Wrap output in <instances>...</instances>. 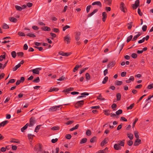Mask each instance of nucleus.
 Returning a JSON list of instances; mask_svg holds the SVG:
<instances>
[{
    "instance_id": "nucleus-1",
    "label": "nucleus",
    "mask_w": 153,
    "mask_h": 153,
    "mask_svg": "<svg viewBox=\"0 0 153 153\" xmlns=\"http://www.w3.org/2000/svg\"><path fill=\"white\" fill-rule=\"evenodd\" d=\"M62 105H60L57 106H54L51 107L49 109V111L50 112H54L56 111L57 110H59V108L62 106Z\"/></svg>"
},
{
    "instance_id": "nucleus-2",
    "label": "nucleus",
    "mask_w": 153,
    "mask_h": 153,
    "mask_svg": "<svg viewBox=\"0 0 153 153\" xmlns=\"http://www.w3.org/2000/svg\"><path fill=\"white\" fill-rule=\"evenodd\" d=\"M36 123L35 118L33 117H31L30 119V124L29 126H32Z\"/></svg>"
},
{
    "instance_id": "nucleus-3",
    "label": "nucleus",
    "mask_w": 153,
    "mask_h": 153,
    "mask_svg": "<svg viewBox=\"0 0 153 153\" xmlns=\"http://www.w3.org/2000/svg\"><path fill=\"white\" fill-rule=\"evenodd\" d=\"M84 101L83 100H81L77 102L75 104V107L76 108H78L79 107H81L84 104Z\"/></svg>"
},
{
    "instance_id": "nucleus-4",
    "label": "nucleus",
    "mask_w": 153,
    "mask_h": 153,
    "mask_svg": "<svg viewBox=\"0 0 153 153\" xmlns=\"http://www.w3.org/2000/svg\"><path fill=\"white\" fill-rule=\"evenodd\" d=\"M120 8L121 10L123 12L125 13L126 12L127 10L126 7L125 6V4L124 3L121 2L120 3Z\"/></svg>"
},
{
    "instance_id": "nucleus-5",
    "label": "nucleus",
    "mask_w": 153,
    "mask_h": 153,
    "mask_svg": "<svg viewBox=\"0 0 153 153\" xmlns=\"http://www.w3.org/2000/svg\"><path fill=\"white\" fill-rule=\"evenodd\" d=\"M64 41L67 42V43H69L70 42V40L71 39V37L69 34L67 35L64 38Z\"/></svg>"
},
{
    "instance_id": "nucleus-6",
    "label": "nucleus",
    "mask_w": 153,
    "mask_h": 153,
    "mask_svg": "<svg viewBox=\"0 0 153 153\" xmlns=\"http://www.w3.org/2000/svg\"><path fill=\"white\" fill-rule=\"evenodd\" d=\"M114 148L116 150H119L121 149V147L119 145V144H115L114 146Z\"/></svg>"
},
{
    "instance_id": "nucleus-7",
    "label": "nucleus",
    "mask_w": 153,
    "mask_h": 153,
    "mask_svg": "<svg viewBox=\"0 0 153 153\" xmlns=\"http://www.w3.org/2000/svg\"><path fill=\"white\" fill-rule=\"evenodd\" d=\"M141 140L139 139H137L134 142V145L135 146H138L140 143Z\"/></svg>"
},
{
    "instance_id": "nucleus-8",
    "label": "nucleus",
    "mask_w": 153,
    "mask_h": 153,
    "mask_svg": "<svg viewBox=\"0 0 153 153\" xmlns=\"http://www.w3.org/2000/svg\"><path fill=\"white\" fill-rule=\"evenodd\" d=\"M27 136L30 142H32V141L33 138L35 136L34 135L31 134H28Z\"/></svg>"
},
{
    "instance_id": "nucleus-9",
    "label": "nucleus",
    "mask_w": 153,
    "mask_h": 153,
    "mask_svg": "<svg viewBox=\"0 0 153 153\" xmlns=\"http://www.w3.org/2000/svg\"><path fill=\"white\" fill-rule=\"evenodd\" d=\"M108 139L107 138H105L101 143V146H103L105 145L106 143H107L108 142Z\"/></svg>"
},
{
    "instance_id": "nucleus-10",
    "label": "nucleus",
    "mask_w": 153,
    "mask_h": 153,
    "mask_svg": "<svg viewBox=\"0 0 153 153\" xmlns=\"http://www.w3.org/2000/svg\"><path fill=\"white\" fill-rule=\"evenodd\" d=\"M139 1L138 0H137L135 2V3L133 5V8L136 9L139 5Z\"/></svg>"
},
{
    "instance_id": "nucleus-11",
    "label": "nucleus",
    "mask_w": 153,
    "mask_h": 153,
    "mask_svg": "<svg viewBox=\"0 0 153 153\" xmlns=\"http://www.w3.org/2000/svg\"><path fill=\"white\" fill-rule=\"evenodd\" d=\"M59 54L63 56H68L69 55V54L67 53H64L62 51L59 52Z\"/></svg>"
},
{
    "instance_id": "nucleus-12",
    "label": "nucleus",
    "mask_w": 153,
    "mask_h": 153,
    "mask_svg": "<svg viewBox=\"0 0 153 153\" xmlns=\"http://www.w3.org/2000/svg\"><path fill=\"white\" fill-rule=\"evenodd\" d=\"M8 122L7 120H5L2 122L0 123V127L1 126H4V125L7 124L8 123Z\"/></svg>"
},
{
    "instance_id": "nucleus-13",
    "label": "nucleus",
    "mask_w": 153,
    "mask_h": 153,
    "mask_svg": "<svg viewBox=\"0 0 153 153\" xmlns=\"http://www.w3.org/2000/svg\"><path fill=\"white\" fill-rule=\"evenodd\" d=\"M31 71L33 74H38L39 73V71L38 70V69L36 68L32 70Z\"/></svg>"
},
{
    "instance_id": "nucleus-14",
    "label": "nucleus",
    "mask_w": 153,
    "mask_h": 153,
    "mask_svg": "<svg viewBox=\"0 0 153 153\" xmlns=\"http://www.w3.org/2000/svg\"><path fill=\"white\" fill-rule=\"evenodd\" d=\"M28 126V123H27L23 127L21 128V131L22 132H24V131L27 129Z\"/></svg>"
},
{
    "instance_id": "nucleus-15",
    "label": "nucleus",
    "mask_w": 153,
    "mask_h": 153,
    "mask_svg": "<svg viewBox=\"0 0 153 153\" xmlns=\"http://www.w3.org/2000/svg\"><path fill=\"white\" fill-rule=\"evenodd\" d=\"M108 148L106 147L105 148L104 150H101L99 151L98 153H106V152L105 151V150H108Z\"/></svg>"
},
{
    "instance_id": "nucleus-16",
    "label": "nucleus",
    "mask_w": 153,
    "mask_h": 153,
    "mask_svg": "<svg viewBox=\"0 0 153 153\" xmlns=\"http://www.w3.org/2000/svg\"><path fill=\"white\" fill-rule=\"evenodd\" d=\"M98 10L97 9H96L94 10L92 12L88 15V17H90L93 15L95 13H96L97 11Z\"/></svg>"
},
{
    "instance_id": "nucleus-17",
    "label": "nucleus",
    "mask_w": 153,
    "mask_h": 153,
    "mask_svg": "<svg viewBox=\"0 0 153 153\" xmlns=\"http://www.w3.org/2000/svg\"><path fill=\"white\" fill-rule=\"evenodd\" d=\"M119 142L118 144H119L120 146H123L125 144V140H123L122 141H118Z\"/></svg>"
},
{
    "instance_id": "nucleus-18",
    "label": "nucleus",
    "mask_w": 153,
    "mask_h": 153,
    "mask_svg": "<svg viewBox=\"0 0 153 153\" xmlns=\"http://www.w3.org/2000/svg\"><path fill=\"white\" fill-rule=\"evenodd\" d=\"M42 125H39L37 126L35 128L34 131L36 132H37L38 131L39 128H40V127Z\"/></svg>"
},
{
    "instance_id": "nucleus-19",
    "label": "nucleus",
    "mask_w": 153,
    "mask_h": 153,
    "mask_svg": "<svg viewBox=\"0 0 153 153\" xmlns=\"http://www.w3.org/2000/svg\"><path fill=\"white\" fill-rule=\"evenodd\" d=\"M9 19L10 21L14 22H16L17 21L16 19L13 17H11L9 18Z\"/></svg>"
},
{
    "instance_id": "nucleus-20",
    "label": "nucleus",
    "mask_w": 153,
    "mask_h": 153,
    "mask_svg": "<svg viewBox=\"0 0 153 153\" xmlns=\"http://www.w3.org/2000/svg\"><path fill=\"white\" fill-rule=\"evenodd\" d=\"M87 139L86 138H83L81 140V141L80 142V143L81 144H82L85 143L87 142Z\"/></svg>"
},
{
    "instance_id": "nucleus-21",
    "label": "nucleus",
    "mask_w": 153,
    "mask_h": 153,
    "mask_svg": "<svg viewBox=\"0 0 153 153\" xmlns=\"http://www.w3.org/2000/svg\"><path fill=\"white\" fill-rule=\"evenodd\" d=\"M58 90H59V89L58 88L54 87V88H51L50 89L49 91L52 92V91H57Z\"/></svg>"
},
{
    "instance_id": "nucleus-22",
    "label": "nucleus",
    "mask_w": 153,
    "mask_h": 153,
    "mask_svg": "<svg viewBox=\"0 0 153 153\" xmlns=\"http://www.w3.org/2000/svg\"><path fill=\"white\" fill-rule=\"evenodd\" d=\"M79 126V124H77L74 127L71 128L70 129V131H71L75 129H77L78 128Z\"/></svg>"
},
{
    "instance_id": "nucleus-23",
    "label": "nucleus",
    "mask_w": 153,
    "mask_h": 153,
    "mask_svg": "<svg viewBox=\"0 0 153 153\" xmlns=\"http://www.w3.org/2000/svg\"><path fill=\"white\" fill-rule=\"evenodd\" d=\"M115 84L117 85H120L123 84V82L121 81L117 80L115 81Z\"/></svg>"
},
{
    "instance_id": "nucleus-24",
    "label": "nucleus",
    "mask_w": 153,
    "mask_h": 153,
    "mask_svg": "<svg viewBox=\"0 0 153 153\" xmlns=\"http://www.w3.org/2000/svg\"><path fill=\"white\" fill-rule=\"evenodd\" d=\"M115 63L114 62H111L108 65V67H113L115 66Z\"/></svg>"
},
{
    "instance_id": "nucleus-25",
    "label": "nucleus",
    "mask_w": 153,
    "mask_h": 153,
    "mask_svg": "<svg viewBox=\"0 0 153 153\" xmlns=\"http://www.w3.org/2000/svg\"><path fill=\"white\" fill-rule=\"evenodd\" d=\"M41 148L40 145H39V147L38 148H34V149L36 152L37 153H39V151H41Z\"/></svg>"
},
{
    "instance_id": "nucleus-26",
    "label": "nucleus",
    "mask_w": 153,
    "mask_h": 153,
    "mask_svg": "<svg viewBox=\"0 0 153 153\" xmlns=\"http://www.w3.org/2000/svg\"><path fill=\"white\" fill-rule=\"evenodd\" d=\"M10 142L12 143H19L20 142L19 140L15 139H12Z\"/></svg>"
},
{
    "instance_id": "nucleus-27",
    "label": "nucleus",
    "mask_w": 153,
    "mask_h": 153,
    "mask_svg": "<svg viewBox=\"0 0 153 153\" xmlns=\"http://www.w3.org/2000/svg\"><path fill=\"white\" fill-rule=\"evenodd\" d=\"M121 94L120 93H117L116 95L117 100V101H119L120 100Z\"/></svg>"
},
{
    "instance_id": "nucleus-28",
    "label": "nucleus",
    "mask_w": 153,
    "mask_h": 153,
    "mask_svg": "<svg viewBox=\"0 0 153 153\" xmlns=\"http://www.w3.org/2000/svg\"><path fill=\"white\" fill-rule=\"evenodd\" d=\"M42 29L45 31H50L51 30V29L50 27L46 26L42 27Z\"/></svg>"
},
{
    "instance_id": "nucleus-29",
    "label": "nucleus",
    "mask_w": 153,
    "mask_h": 153,
    "mask_svg": "<svg viewBox=\"0 0 153 153\" xmlns=\"http://www.w3.org/2000/svg\"><path fill=\"white\" fill-rule=\"evenodd\" d=\"M97 99L100 100H105L104 98L102 97L101 94H100L97 97Z\"/></svg>"
},
{
    "instance_id": "nucleus-30",
    "label": "nucleus",
    "mask_w": 153,
    "mask_h": 153,
    "mask_svg": "<svg viewBox=\"0 0 153 153\" xmlns=\"http://www.w3.org/2000/svg\"><path fill=\"white\" fill-rule=\"evenodd\" d=\"M108 76H105L104 79L103 81L102 82V83L103 84H105L108 81Z\"/></svg>"
},
{
    "instance_id": "nucleus-31",
    "label": "nucleus",
    "mask_w": 153,
    "mask_h": 153,
    "mask_svg": "<svg viewBox=\"0 0 153 153\" xmlns=\"http://www.w3.org/2000/svg\"><path fill=\"white\" fill-rule=\"evenodd\" d=\"M40 80L39 77H37L35 79H34L33 82L35 83L39 82H40Z\"/></svg>"
},
{
    "instance_id": "nucleus-32",
    "label": "nucleus",
    "mask_w": 153,
    "mask_h": 153,
    "mask_svg": "<svg viewBox=\"0 0 153 153\" xmlns=\"http://www.w3.org/2000/svg\"><path fill=\"white\" fill-rule=\"evenodd\" d=\"M128 137L130 139L132 140L133 139V135L131 133H129L127 134Z\"/></svg>"
},
{
    "instance_id": "nucleus-33",
    "label": "nucleus",
    "mask_w": 153,
    "mask_h": 153,
    "mask_svg": "<svg viewBox=\"0 0 153 153\" xmlns=\"http://www.w3.org/2000/svg\"><path fill=\"white\" fill-rule=\"evenodd\" d=\"M96 137L95 136L94 137L92 138H91L90 140V142L91 143H94L96 141Z\"/></svg>"
},
{
    "instance_id": "nucleus-34",
    "label": "nucleus",
    "mask_w": 153,
    "mask_h": 153,
    "mask_svg": "<svg viewBox=\"0 0 153 153\" xmlns=\"http://www.w3.org/2000/svg\"><path fill=\"white\" fill-rule=\"evenodd\" d=\"M122 110L121 109H119L116 111V115H118L121 114L122 113Z\"/></svg>"
},
{
    "instance_id": "nucleus-35",
    "label": "nucleus",
    "mask_w": 153,
    "mask_h": 153,
    "mask_svg": "<svg viewBox=\"0 0 153 153\" xmlns=\"http://www.w3.org/2000/svg\"><path fill=\"white\" fill-rule=\"evenodd\" d=\"M133 36L130 35L127 38L126 41L127 42H129L132 39Z\"/></svg>"
},
{
    "instance_id": "nucleus-36",
    "label": "nucleus",
    "mask_w": 153,
    "mask_h": 153,
    "mask_svg": "<svg viewBox=\"0 0 153 153\" xmlns=\"http://www.w3.org/2000/svg\"><path fill=\"white\" fill-rule=\"evenodd\" d=\"M140 36L139 35H136L134 36L133 38L132 39V41H135L137 40V39Z\"/></svg>"
},
{
    "instance_id": "nucleus-37",
    "label": "nucleus",
    "mask_w": 153,
    "mask_h": 153,
    "mask_svg": "<svg viewBox=\"0 0 153 153\" xmlns=\"http://www.w3.org/2000/svg\"><path fill=\"white\" fill-rule=\"evenodd\" d=\"M2 27L4 29H7L9 28V27L7 24L4 23L2 26Z\"/></svg>"
},
{
    "instance_id": "nucleus-38",
    "label": "nucleus",
    "mask_w": 153,
    "mask_h": 153,
    "mask_svg": "<svg viewBox=\"0 0 153 153\" xmlns=\"http://www.w3.org/2000/svg\"><path fill=\"white\" fill-rule=\"evenodd\" d=\"M104 2H105L106 4L109 5H110L111 4V0H104Z\"/></svg>"
},
{
    "instance_id": "nucleus-39",
    "label": "nucleus",
    "mask_w": 153,
    "mask_h": 153,
    "mask_svg": "<svg viewBox=\"0 0 153 153\" xmlns=\"http://www.w3.org/2000/svg\"><path fill=\"white\" fill-rule=\"evenodd\" d=\"M15 8L17 10L19 11H21L22 9V8L21 7L18 5H16Z\"/></svg>"
},
{
    "instance_id": "nucleus-40",
    "label": "nucleus",
    "mask_w": 153,
    "mask_h": 153,
    "mask_svg": "<svg viewBox=\"0 0 153 153\" xmlns=\"http://www.w3.org/2000/svg\"><path fill=\"white\" fill-rule=\"evenodd\" d=\"M24 63V62L23 61H22L20 62L18 65H16L15 67H20Z\"/></svg>"
},
{
    "instance_id": "nucleus-41",
    "label": "nucleus",
    "mask_w": 153,
    "mask_h": 153,
    "mask_svg": "<svg viewBox=\"0 0 153 153\" xmlns=\"http://www.w3.org/2000/svg\"><path fill=\"white\" fill-rule=\"evenodd\" d=\"M11 54L12 56L14 58H15L16 56V53L15 51H12L11 52Z\"/></svg>"
},
{
    "instance_id": "nucleus-42",
    "label": "nucleus",
    "mask_w": 153,
    "mask_h": 153,
    "mask_svg": "<svg viewBox=\"0 0 153 153\" xmlns=\"http://www.w3.org/2000/svg\"><path fill=\"white\" fill-rule=\"evenodd\" d=\"M27 36L32 37H36V36L32 33H28L27 34Z\"/></svg>"
},
{
    "instance_id": "nucleus-43",
    "label": "nucleus",
    "mask_w": 153,
    "mask_h": 153,
    "mask_svg": "<svg viewBox=\"0 0 153 153\" xmlns=\"http://www.w3.org/2000/svg\"><path fill=\"white\" fill-rule=\"evenodd\" d=\"M85 77H86V78L87 80H89L90 79V76L89 74L88 73H86V74Z\"/></svg>"
},
{
    "instance_id": "nucleus-44",
    "label": "nucleus",
    "mask_w": 153,
    "mask_h": 153,
    "mask_svg": "<svg viewBox=\"0 0 153 153\" xmlns=\"http://www.w3.org/2000/svg\"><path fill=\"white\" fill-rule=\"evenodd\" d=\"M134 103H133L131 104L129 107H127V109L129 110V109H131L134 106Z\"/></svg>"
},
{
    "instance_id": "nucleus-45",
    "label": "nucleus",
    "mask_w": 153,
    "mask_h": 153,
    "mask_svg": "<svg viewBox=\"0 0 153 153\" xmlns=\"http://www.w3.org/2000/svg\"><path fill=\"white\" fill-rule=\"evenodd\" d=\"M74 120H69L67 121L66 123V124L67 125H69L72 124V123H73L74 122Z\"/></svg>"
},
{
    "instance_id": "nucleus-46",
    "label": "nucleus",
    "mask_w": 153,
    "mask_h": 153,
    "mask_svg": "<svg viewBox=\"0 0 153 153\" xmlns=\"http://www.w3.org/2000/svg\"><path fill=\"white\" fill-rule=\"evenodd\" d=\"M91 134V131L89 130H88L86 132V134L87 136H89Z\"/></svg>"
},
{
    "instance_id": "nucleus-47",
    "label": "nucleus",
    "mask_w": 153,
    "mask_h": 153,
    "mask_svg": "<svg viewBox=\"0 0 153 153\" xmlns=\"http://www.w3.org/2000/svg\"><path fill=\"white\" fill-rule=\"evenodd\" d=\"M153 88V83H152L151 84H150L147 87V88L149 89H151L152 88Z\"/></svg>"
},
{
    "instance_id": "nucleus-48",
    "label": "nucleus",
    "mask_w": 153,
    "mask_h": 153,
    "mask_svg": "<svg viewBox=\"0 0 153 153\" xmlns=\"http://www.w3.org/2000/svg\"><path fill=\"white\" fill-rule=\"evenodd\" d=\"M71 136L70 134H68L66 135L65 138L69 140L71 138Z\"/></svg>"
},
{
    "instance_id": "nucleus-49",
    "label": "nucleus",
    "mask_w": 153,
    "mask_h": 153,
    "mask_svg": "<svg viewBox=\"0 0 153 153\" xmlns=\"http://www.w3.org/2000/svg\"><path fill=\"white\" fill-rule=\"evenodd\" d=\"M117 105L116 104L114 103L111 105V107L114 111L115 110V108L117 107Z\"/></svg>"
},
{
    "instance_id": "nucleus-50",
    "label": "nucleus",
    "mask_w": 153,
    "mask_h": 153,
    "mask_svg": "<svg viewBox=\"0 0 153 153\" xmlns=\"http://www.w3.org/2000/svg\"><path fill=\"white\" fill-rule=\"evenodd\" d=\"M59 127L57 126H54L52 127L51 129L53 130H59Z\"/></svg>"
},
{
    "instance_id": "nucleus-51",
    "label": "nucleus",
    "mask_w": 153,
    "mask_h": 153,
    "mask_svg": "<svg viewBox=\"0 0 153 153\" xmlns=\"http://www.w3.org/2000/svg\"><path fill=\"white\" fill-rule=\"evenodd\" d=\"M70 27V26L68 25H66L65 27H63L62 30L63 31H65L66 29H67L68 28H69Z\"/></svg>"
},
{
    "instance_id": "nucleus-52",
    "label": "nucleus",
    "mask_w": 153,
    "mask_h": 153,
    "mask_svg": "<svg viewBox=\"0 0 153 153\" xmlns=\"http://www.w3.org/2000/svg\"><path fill=\"white\" fill-rule=\"evenodd\" d=\"M134 135L135 137L137 139H138L139 137V135H138V132L137 131H135L134 132Z\"/></svg>"
},
{
    "instance_id": "nucleus-53",
    "label": "nucleus",
    "mask_w": 153,
    "mask_h": 153,
    "mask_svg": "<svg viewBox=\"0 0 153 153\" xmlns=\"http://www.w3.org/2000/svg\"><path fill=\"white\" fill-rule=\"evenodd\" d=\"M138 119L137 118H135V121L133 123V125H132L133 127H134L135 126V124H136V123L138 121Z\"/></svg>"
},
{
    "instance_id": "nucleus-54",
    "label": "nucleus",
    "mask_w": 153,
    "mask_h": 153,
    "mask_svg": "<svg viewBox=\"0 0 153 153\" xmlns=\"http://www.w3.org/2000/svg\"><path fill=\"white\" fill-rule=\"evenodd\" d=\"M133 144V142L129 140V141H128L127 142V144L129 146H131Z\"/></svg>"
},
{
    "instance_id": "nucleus-55",
    "label": "nucleus",
    "mask_w": 153,
    "mask_h": 153,
    "mask_svg": "<svg viewBox=\"0 0 153 153\" xmlns=\"http://www.w3.org/2000/svg\"><path fill=\"white\" fill-rule=\"evenodd\" d=\"M95 5L99 6L100 7L102 6V4L101 2L99 1H95Z\"/></svg>"
},
{
    "instance_id": "nucleus-56",
    "label": "nucleus",
    "mask_w": 153,
    "mask_h": 153,
    "mask_svg": "<svg viewBox=\"0 0 153 153\" xmlns=\"http://www.w3.org/2000/svg\"><path fill=\"white\" fill-rule=\"evenodd\" d=\"M132 25V23L130 22L128 24V29H130L131 28Z\"/></svg>"
},
{
    "instance_id": "nucleus-57",
    "label": "nucleus",
    "mask_w": 153,
    "mask_h": 153,
    "mask_svg": "<svg viewBox=\"0 0 153 153\" xmlns=\"http://www.w3.org/2000/svg\"><path fill=\"white\" fill-rule=\"evenodd\" d=\"M7 62L6 63H5L4 64L1 63H0V67H5L6 66H7Z\"/></svg>"
},
{
    "instance_id": "nucleus-58",
    "label": "nucleus",
    "mask_w": 153,
    "mask_h": 153,
    "mask_svg": "<svg viewBox=\"0 0 153 153\" xmlns=\"http://www.w3.org/2000/svg\"><path fill=\"white\" fill-rule=\"evenodd\" d=\"M147 28V26L146 25H144L142 27V29L143 31H145L146 30Z\"/></svg>"
},
{
    "instance_id": "nucleus-59",
    "label": "nucleus",
    "mask_w": 153,
    "mask_h": 153,
    "mask_svg": "<svg viewBox=\"0 0 153 153\" xmlns=\"http://www.w3.org/2000/svg\"><path fill=\"white\" fill-rule=\"evenodd\" d=\"M88 68H85V69H83L81 70L79 72V74H81L83 72H84L85 71L87 70L88 69Z\"/></svg>"
},
{
    "instance_id": "nucleus-60",
    "label": "nucleus",
    "mask_w": 153,
    "mask_h": 153,
    "mask_svg": "<svg viewBox=\"0 0 153 153\" xmlns=\"http://www.w3.org/2000/svg\"><path fill=\"white\" fill-rule=\"evenodd\" d=\"M18 35L20 36H25V34H24V33H23L22 32H19V33H18Z\"/></svg>"
},
{
    "instance_id": "nucleus-61",
    "label": "nucleus",
    "mask_w": 153,
    "mask_h": 153,
    "mask_svg": "<svg viewBox=\"0 0 153 153\" xmlns=\"http://www.w3.org/2000/svg\"><path fill=\"white\" fill-rule=\"evenodd\" d=\"M58 139L57 138H55V139H53L51 140V142L53 143H55L58 141Z\"/></svg>"
},
{
    "instance_id": "nucleus-62",
    "label": "nucleus",
    "mask_w": 153,
    "mask_h": 153,
    "mask_svg": "<svg viewBox=\"0 0 153 153\" xmlns=\"http://www.w3.org/2000/svg\"><path fill=\"white\" fill-rule=\"evenodd\" d=\"M91 7V5L88 6L87 7H86V11H87V13H88L89 12Z\"/></svg>"
},
{
    "instance_id": "nucleus-63",
    "label": "nucleus",
    "mask_w": 153,
    "mask_h": 153,
    "mask_svg": "<svg viewBox=\"0 0 153 153\" xmlns=\"http://www.w3.org/2000/svg\"><path fill=\"white\" fill-rule=\"evenodd\" d=\"M131 56L132 58H135L137 57V54L135 53H133L131 54Z\"/></svg>"
},
{
    "instance_id": "nucleus-64",
    "label": "nucleus",
    "mask_w": 153,
    "mask_h": 153,
    "mask_svg": "<svg viewBox=\"0 0 153 153\" xmlns=\"http://www.w3.org/2000/svg\"><path fill=\"white\" fill-rule=\"evenodd\" d=\"M104 111L105 112V114L106 115H110V114H111L109 112V111L108 110H105Z\"/></svg>"
}]
</instances>
